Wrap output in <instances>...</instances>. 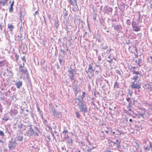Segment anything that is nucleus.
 I'll list each match as a JSON object with an SVG mask.
<instances>
[{
	"instance_id": "obj_1",
	"label": "nucleus",
	"mask_w": 152,
	"mask_h": 152,
	"mask_svg": "<svg viewBox=\"0 0 152 152\" xmlns=\"http://www.w3.org/2000/svg\"><path fill=\"white\" fill-rule=\"evenodd\" d=\"M75 101V103H77V104L80 112L85 113L88 112V109L87 107V105L84 101L82 100L77 97H76Z\"/></svg>"
},
{
	"instance_id": "obj_2",
	"label": "nucleus",
	"mask_w": 152,
	"mask_h": 152,
	"mask_svg": "<svg viewBox=\"0 0 152 152\" xmlns=\"http://www.w3.org/2000/svg\"><path fill=\"white\" fill-rule=\"evenodd\" d=\"M19 140V137H16V139L14 140H12L11 141L9 142L8 144L9 148L10 150L14 149L17 145V143L16 142V141H18Z\"/></svg>"
},
{
	"instance_id": "obj_3",
	"label": "nucleus",
	"mask_w": 152,
	"mask_h": 152,
	"mask_svg": "<svg viewBox=\"0 0 152 152\" xmlns=\"http://www.w3.org/2000/svg\"><path fill=\"white\" fill-rule=\"evenodd\" d=\"M26 134H27V135L29 137H30L33 135L37 136H39V134L37 132L34 131L32 125H31L29 128L28 129L27 132L26 133Z\"/></svg>"
},
{
	"instance_id": "obj_4",
	"label": "nucleus",
	"mask_w": 152,
	"mask_h": 152,
	"mask_svg": "<svg viewBox=\"0 0 152 152\" xmlns=\"http://www.w3.org/2000/svg\"><path fill=\"white\" fill-rule=\"evenodd\" d=\"M24 62L23 63V65H22L20 66V72L22 73V74L24 75V77H26V76L27 77L28 76V74L27 73V70L26 68L24 67Z\"/></svg>"
},
{
	"instance_id": "obj_5",
	"label": "nucleus",
	"mask_w": 152,
	"mask_h": 152,
	"mask_svg": "<svg viewBox=\"0 0 152 152\" xmlns=\"http://www.w3.org/2000/svg\"><path fill=\"white\" fill-rule=\"evenodd\" d=\"M135 83V82L134 81L132 83V85L131 86V88L137 90L140 89L141 88V84L139 83V84L137 83Z\"/></svg>"
},
{
	"instance_id": "obj_6",
	"label": "nucleus",
	"mask_w": 152,
	"mask_h": 152,
	"mask_svg": "<svg viewBox=\"0 0 152 152\" xmlns=\"http://www.w3.org/2000/svg\"><path fill=\"white\" fill-rule=\"evenodd\" d=\"M18 108L16 107H14L13 108H12L10 111V114L11 115H16L18 112V111L17 110Z\"/></svg>"
},
{
	"instance_id": "obj_7",
	"label": "nucleus",
	"mask_w": 152,
	"mask_h": 152,
	"mask_svg": "<svg viewBox=\"0 0 152 152\" xmlns=\"http://www.w3.org/2000/svg\"><path fill=\"white\" fill-rule=\"evenodd\" d=\"M74 82H73V89L74 90V93H75V96L76 97L77 95L78 92V91L77 90L78 87V86L77 85V84H74Z\"/></svg>"
},
{
	"instance_id": "obj_8",
	"label": "nucleus",
	"mask_w": 152,
	"mask_h": 152,
	"mask_svg": "<svg viewBox=\"0 0 152 152\" xmlns=\"http://www.w3.org/2000/svg\"><path fill=\"white\" fill-rule=\"evenodd\" d=\"M20 49L22 50V53L24 54L26 53L27 48V47L26 46H25L24 44H23L22 42L21 43V46L20 47Z\"/></svg>"
},
{
	"instance_id": "obj_9",
	"label": "nucleus",
	"mask_w": 152,
	"mask_h": 152,
	"mask_svg": "<svg viewBox=\"0 0 152 152\" xmlns=\"http://www.w3.org/2000/svg\"><path fill=\"white\" fill-rule=\"evenodd\" d=\"M27 107V105L26 104V102H25L22 103V105L20 106V108H21V111H20V114L22 113L24 111V113H25V109Z\"/></svg>"
},
{
	"instance_id": "obj_10",
	"label": "nucleus",
	"mask_w": 152,
	"mask_h": 152,
	"mask_svg": "<svg viewBox=\"0 0 152 152\" xmlns=\"http://www.w3.org/2000/svg\"><path fill=\"white\" fill-rule=\"evenodd\" d=\"M112 27H114V29L115 31H116L118 32L121 31V30L122 29V27L120 24L117 25L116 26H115L114 25H112Z\"/></svg>"
},
{
	"instance_id": "obj_11",
	"label": "nucleus",
	"mask_w": 152,
	"mask_h": 152,
	"mask_svg": "<svg viewBox=\"0 0 152 152\" xmlns=\"http://www.w3.org/2000/svg\"><path fill=\"white\" fill-rule=\"evenodd\" d=\"M144 86L145 87V89L148 91H152V86L147 83L144 84Z\"/></svg>"
},
{
	"instance_id": "obj_12",
	"label": "nucleus",
	"mask_w": 152,
	"mask_h": 152,
	"mask_svg": "<svg viewBox=\"0 0 152 152\" xmlns=\"http://www.w3.org/2000/svg\"><path fill=\"white\" fill-rule=\"evenodd\" d=\"M74 3L75 4L76 7H73L72 8V10L74 12H77L78 10V6L77 4V0H73Z\"/></svg>"
},
{
	"instance_id": "obj_13",
	"label": "nucleus",
	"mask_w": 152,
	"mask_h": 152,
	"mask_svg": "<svg viewBox=\"0 0 152 152\" xmlns=\"http://www.w3.org/2000/svg\"><path fill=\"white\" fill-rule=\"evenodd\" d=\"M71 66L70 68L68 69V72L69 75H75L76 74V71L75 69H72Z\"/></svg>"
},
{
	"instance_id": "obj_14",
	"label": "nucleus",
	"mask_w": 152,
	"mask_h": 152,
	"mask_svg": "<svg viewBox=\"0 0 152 152\" xmlns=\"http://www.w3.org/2000/svg\"><path fill=\"white\" fill-rule=\"evenodd\" d=\"M68 131L67 130H64L62 132V134L64 136V138L67 139L69 138V136L68 135Z\"/></svg>"
},
{
	"instance_id": "obj_15",
	"label": "nucleus",
	"mask_w": 152,
	"mask_h": 152,
	"mask_svg": "<svg viewBox=\"0 0 152 152\" xmlns=\"http://www.w3.org/2000/svg\"><path fill=\"white\" fill-rule=\"evenodd\" d=\"M104 9L105 13H112V12L113 9L111 7L106 6L104 7Z\"/></svg>"
},
{
	"instance_id": "obj_16",
	"label": "nucleus",
	"mask_w": 152,
	"mask_h": 152,
	"mask_svg": "<svg viewBox=\"0 0 152 152\" xmlns=\"http://www.w3.org/2000/svg\"><path fill=\"white\" fill-rule=\"evenodd\" d=\"M126 100L129 104H134V101L133 99H130L129 98H126Z\"/></svg>"
},
{
	"instance_id": "obj_17",
	"label": "nucleus",
	"mask_w": 152,
	"mask_h": 152,
	"mask_svg": "<svg viewBox=\"0 0 152 152\" xmlns=\"http://www.w3.org/2000/svg\"><path fill=\"white\" fill-rule=\"evenodd\" d=\"M54 22L55 26L56 27V28H57L59 25V20L58 19H57L56 20L54 19Z\"/></svg>"
},
{
	"instance_id": "obj_18",
	"label": "nucleus",
	"mask_w": 152,
	"mask_h": 152,
	"mask_svg": "<svg viewBox=\"0 0 152 152\" xmlns=\"http://www.w3.org/2000/svg\"><path fill=\"white\" fill-rule=\"evenodd\" d=\"M53 115L55 117H56L57 118H59V117L60 113L57 111H54L53 113Z\"/></svg>"
},
{
	"instance_id": "obj_19",
	"label": "nucleus",
	"mask_w": 152,
	"mask_h": 152,
	"mask_svg": "<svg viewBox=\"0 0 152 152\" xmlns=\"http://www.w3.org/2000/svg\"><path fill=\"white\" fill-rule=\"evenodd\" d=\"M20 130H21V131H23L25 130L26 128V127L25 125L23 124H21L20 125Z\"/></svg>"
},
{
	"instance_id": "obj_20",
	"label": "nucleus",
	"mask_w": 152,
	"mask_h": 152,
	"mask_svg": "<svg viewBox=\"0 0 152 152\" xmlns=\"http://www.w3.org/2000/svg\"><path fill=\"white\" fill-rule=\"evenodd\" d=\"M7 63V62L5 60H3L2 61H0V67L3 66L6 64Z\"/></svg>"
},
{
	"instance_id": "obj_21",
	"label": "nucleus",
	"mask_w": 152,
	"mask_h": 152,
	"mask_svg": "<svg viewBox=\"0 0 152 152\" xmlns=\"http://www.w3.org/2000/svg\"><path fill=\"white\" fill-rule=\"evenodd\" d=\"M144 112L145 113V109L143 108L140 107L137 111V113L138 114H140L142 113V112Z\"/></svg>"
},
{
	"instance_id": "obj_22",
	"label": "nucleus",
	"mask_w": 152,
	"mask_h": 152,
	"mask_svg": "<svg viewBox=\"0 0 152 152\" xmlns=\"http://www.w3.org/2000/svg\"><path fill=\"white\" fill-rule=\"evenodd\" d=\"M132 29L133 30L135 31H138L140 30V29L138 26L132 27Z\"/></svg>"
},
{
	"instance_id": "obj_23",
	"label": "nucleus",
	"mask_w": 152,
	"mask_h": 152,
	"mask_svg": "<svg viewBox=\"0 0 152 152\" xmlns=\"http://www.w3.org/2000/svg\"><path fill=\"white\" fill-rule=\"evenodd\" d=\"M14 1H12V3L10 4V7L9 9V11L10 12H11L13 11V6L14 5Z\"/></svg>"
},
{
	"instance_id": "obj_24",
	"label": "nucleus",
	"mask_w": 152,
	"mask_h": 152,
	"mask_svg": "<svg viewBox=\"0 0 152 152\" xmlns=\"http://www.w3.org/2000/svg\"><path fill=\"white\" fill-rule=\"evenodd\" d=\"M134 105V104H131L129 103L128 105L127 106V108L128 109L129 111L132 112V113H133V111L131 109V107L132 105Z\"/></svg>"
},
{
	"instance_id": "obj_25",
	"label": "nucleus",
	"mask_w": 152,
	"mask_h": 152,
	"mask_svg": "<svg viewBox=\"0 0 152 152\" xmlns=\"http://www.w3.org/2000/svg\"><path fill=\"white\" fill-rule=\"evenodd\" d=\"M88 72H89L91 74V75H88V77H89V78L90 79H91V78H92V77L94 76V71H91L90 70V71H88Z\"/></svg>"
},
{
	"instance_id": "obj_26",
	"label": "nucleus",
	"mask_w": 152,
	"mask_h": 152,
	"mask_svg": "<svg viewBox=\"0 0 152 152\" xmlns=\"http://www.w3.org/2000/svg\"><path fill=\"white\" fill-rule=\"evenodd\" d=\"M7 71L8 74V75L10 76H12L13 75V74L12 72L10 70V69H7Z\"/></svg>"
},
{
	"instance_id": "obj_27",
	"label": "nucleus",
	"mask_w": 152,
	"mask_h": 152,
	"mask_svg": "<svg viewBox=\"0 0 152 152\" xmlns=\"http://www.w3.org/2000/svg\"><path fill=\"white\" fill-rule=\"evenodd\" d=\"M64 57V56L59 55L58 56V60L60 62V64H61L62 60L63 58Z\"/></svg>"
},
{
	"instance_id": "obj_28",
	"label": "nucleus",
	"mask_w": 152,
	"mask_h": 152,
	"mask_svg": "<svg viewBox=\"0 0 152 152\" xmlns=\"http://www.w3.org/2000/svg\"><path fill=\"white\" fill-rule=\"evenodd\" d=\"M139 75H136L135 76H134L132 78V79L134 80V81L136 82L138 80V78L139 77Z\"/></svg>"
},
{
	"instance_id": "obj_29",
	"label": "nucleus",
	"mask_w": 152,
	"mask_h": 152,
	"mask_svg": "<svg viewBox=\"0 0 152 152\" xmlns=\"http://www.w3.org/2000/svg\"><path fill=\"white\" fill-rule=\"evenodd\" d=\"M75 75H69V77L71 81H72L74 79Z\"/></svg>"
},
{
	"instance_id": "obj_30",
	"label": "nucleus",
	"mask_w": 152,
	"mask_h": 152,
	"mask_svg": "<svg viewBox=\"0 0 152 152\" xmlns=\"http://www.w3.org/2000/svg\"><path fill=\"white\" fill-rule=\"evenodd\" d=\"M90 70L91 71H95V69H93L92 66L90 64H89V68H88V71H90Z\"/></svg>"
},
{
	"instance_id": "obj_31",
	"label": "nucleus",
	"mask_w": 152,
	"mask_h": 152,
	"mask_svg": "<svg viewBox=\"0 0 152 152\" xmlns=\"http://www.w3.org/2000/svg\"><path fill=\"white\" fill-rule=\"evenodd\" d=\"M108 58L109 59L107 60V61L109 62H110L111 64L112 63V62L113 61V59L112 58V57L111 55H110L108 57Z\"/></svg>"
},
{
	"instance_id": "obj_32",
	"label": "nucleus",
	"mask_w": 152,
	"mask_h": 152,
	"mask_svg": "<svg viewBox=\"0 0 152 152\" xmlns=\"http://www.w3.org/2000/svg\"><path fill=\"white\" fill-rule=\"evenodd\" d=\"M119 86V83H118L116 81L115 82L114 86V88H118V86Z\"/></svg>"
},
{
	"instance_id": "obj_33",
	"label": "nucleus",
	"mask_w": 152,
	"mask_h": 152,
	"mask_svg": "<svg viewBox=\"0 0 152 152\" xmlns=\"http://www.w3.org/2000/svg\"><path fill=\"white\" fill-rule=\"evenodd\" d=\"M86 92L84 91L82 92V95L81 96V100H82L86 96Z\"/></svg>"
},
{
	"instance_id": "obj_34",
	"label": "nucleus",
	"mask_w": 152,
	"mask_h": 152,
	"mask_svg": "<svg viewBox=\"0 0 152 152\" xmlns=\"http://www.w3.org/2000/svg\"><path fill=\"white\" fill-rule=\"evenodd\" d=\"M7 4V2H5L4 0H2L0 1V4H1V6H4L6 4Z\"/></svg>"
},
{
	"instance_id": "obj_35",
	"label": "nucleus",
	"mask_w": 152,
	"mask_h": 152,
	"mask_svg": "<svg viewBox=\"0 0 152 152\" xmlns=\"http://www.w3.org/2000/svg\"><path fill=\"white\" fill-rule=\"evenodd\" d=\"M113 145H114L115 144L117 145L116 147L117 148H120L121 147L120 143H116L115 142H113Z\"/></svg>"
},
{
	"instance_id": "obj_36",
	"label": "nucleus",
	"mask_w": 152,
	"mask_h": 152,
	"mask_svg": "<svg viewBox=\"0 0 152 152\" xmlns=\"http://www.w3.org/2000/svg\"><path fill=\"white\" fill-rule=\"evenodd\" d=\"M25 33H24V34H21V36H20V39L22 40H23V39L25 38Z\"/></svg>"
},
{
	"instance_id": "obj_37",
	"label": "nucleus",
	"mask_w": 152,
	"mask_h": 152,
	"mask_svg": "<svg viewBox=\"0 0 152 152\" xmlns=\"http://www.w3.org/2000/svg\"><path fill=\"white\" fill-rule=\"evenodd\" d=\"M132 27H133L134 26H137L138 25H137V23L135 21H132Z\"/></svg>"
},
{
	"instance_id": "obj_38",
	"label": "nucleus",
	"mask_w": 152,
	"mask_h": 152,
	"mask_svg": "<svg viewBox=\"0 0 152 152\" xmlns=\"http://www.w3.org/2000/svg\"><path fill=\"white\" fill-rule=\"evenodd\" d=\"M75 114L76 115L77 117V118H80V114H79L78 112L77 111L75 112Z\"/></svg>"
},
{
	"instance_id": "obj_39",
	"label": "nucleus",
	"mask_w": 152,
	"mask_h": 152,
	"mask_svg": "<svg viewBox=\"0 0 152 152\" xmlns=\"http://www.w3.org/2000/svg\"><path fill=\"white\" fill-rule=\"evenodd\" d=\"M60 52H61L62 53L63 55H65L66 54V52L64 50L62 49L61 48L60 50Z\"/></svg>"
},
{
	"instance_id": "obj_40",
	"label": "nucleus",
	"mask_w": 152,
	"mask_h": 152,
	"mask_svg": "<svg viewBox=\"0 0 152 152\" xmlns=\"http://www.w3.org/2000/svg\"><path fill=\"white\" fill-rule=\"evenodd\" d=\"M142 17L140 15H139V16L138 19L137 20V21L139 22L140 23H142Z\"/></svg>"
},
{
	"instance_id": "obj_41",
	"label": "nucleus",
	"mask_w": 152,
	"mask_h": 152,
	"mask_svg": "<svg viewBox=\"0 0 152 152\" xmlns=\"http://www.w3.org/2000/svg\"><path fill=\"white\" fill-rule=\"evenodd\" d=\"M73 141V140L72 139L70 138V139H69L67 140V143H69V144L70 143L71 145H72V141Z\"/></svg>"
},
{
	"instance_id": "obj_42",
	"label": "nucleus",
	"mask_w": 152,
	"mask_h": 152,
	"mask_svg": "<svg viewBox=\"0 0 152 152\" xmlns=\"http://www.w3.org/2000/svg\"><path fill=\"white\" fill-rule=\"evenodd\" d=\"M8 28L10 30L12 31L13 29V26L12 25H9L8 26Z\"/></svg>"
},
{
	"instance_id": "obj_43",
	"label": "nucleus",
	"mask_w": 152,
	"mask_h": 152,
	"mask_svg": "<svg viewBox=\"0 0 152 152\" xmlns=\"http://www.w3.org/2000/svg\"><path fill=\"white\" fill-rule=\"evenodd\" d=\"M70 3V4L73 6H75L72 0H67Z\"/></svg>"
},
{
	"instance_id": "obj_44",
	"label": "nucleus",
	"mask_w": 152,
	"mask_h": 152,
	"mask_svg": "<svg viewBox=\"0 0 152 152\" xmlns=\"http://www.w3.org/2000/svg\"><path fill=\"white\" fill-rule=\"evenodd\" d=\"M126 23L128 25H130L131 24V22L130 20L127 19L126 20Z\"/></svg>"
},
{
	"instance_id": "obj_45",
	"label": "nucleus",
	"mask_w": 152,
	"mask_h": 152,
	"mask_svg": "<svg viewBox=\"0 0 152 152\" xmlns=\"http://www.w3.org/2000/svg\"><path fill=\"white\" fill-rule=\"evenodd\" d=\"M97 16V14L96 13H94L93 15V18L94 21L96 19V18Z\"/></svg>"
},
{
	"instance_id": "obj_46",
	"label": "nucleus",
	"mask_w": 152,
	"mask_h": 152,
	"mask_svg": "<svg viewBox=\"0 0 152 152\" xmlns=\"http://www.w3.org/2000/svg\"><path fill=\"white\" fill-rule=\"evenodd\" d=\"M139 115H140L141 117H142L144 118V115H145V113L144 112H142V113H141L140 114H138Z\"/></svg>"
},
{
	"instance_id": "obj_47",
	"label": "nucleus",
	"mask_w": 152,
	"mask_h": 152,
	"mask_svg": "<svg viewBox=\"0 0 152 152\" xmlns=\"http://www.w3.org/2000/svg\"><path fill=\"white\" fill-rule=\"evenodd\" d=\"M150 147L149 145H148L147 147H144V149H145V151H149L150 149Z\"/></svg>"
},
{
	"instance_id": "obj_48",
	"label": "nucleus",
	"mask_w": 152,
	"mask_h": 152,
	"mask_svg": "<svg viewBox=\"0 0 152 152\" xmlns=\"http://www.w3.org/2000/svg\"><path fill=\"white\" fill-rule=\"evenodd\" d=\"M116 73L119 75L120 76H121V72L118 70H116Z\"/></svg>"
},
{
	"instance_id": "obj_49",
	"label": "nucleus",
	"mask_w": 152,
	"mask_h": 152,
	"mask_svg": "<svg viewBox=\"0 0 152 152\" xmlns=\"http://www.w3.org/2000/svg\"><path fill=\"white\" fill-rule=\"evenodd\" d=\"M116 133L117 135H120L121 133L119 130H117L116 131Z\"/></svg>"
},
{
	"instance_id": "obj_50",
	"label": "nucleus",
	"mask_w": 152,
	"mask_h": 152,
	"mask_svg": "<svg viewBox=\"0 0 152 152\" xmlns=\"http://www.w3.org/2000/svg\"><path fill=\"white\" fill-rule=\"evenodd\" d=\"M5 104L7 106H9L10 105V102L7 100L6 101Z\"/></svg>"
},
{
	"instance_id": "obj_51",
	"label": "nucleus",
	"mask_w": 152,
	"mask_h": 152,
	"mask_svg": "<svg viewBox=\"0 0 152 152\" xmlns=\"http://www.w3.org/2000/svg\"><path fill=\"white\" fill-rule=\"evenodd\" d=\"M45 62V60H42L40 62L42 66L44 65Z\"/></svg>"
},
{
	"instance_id": "obj_52",
	"label": "nucleus",
	"mask_w": 152,
	"mask_h": 152,
	"mask_svg": "<svg viewBox=\"0 0 152 152\" xmlns=\"http://www.w3.org/2000/svg\"><path fill=\"white\" fill-rule=\"evenodd\" d=\"M134 74H135L136 75H139V76H141V74L138 71H135V72H134Z\"/></svg>"
},
{
	"instance_id": "obj_53",
	"label": "nucleus",
	"mask_w": 152,
	"mask_h": 152,
	"mask_svg": "<svg viewBox=\"0 0 152 152\" xmlns=\"http://www.w3.org/2000/svg\"><path fill=\"white\" fill-rule=\"evenodd\" d=\"M39 112L40 116L41 117V118L42 119L43 117V114L42 113V111H39Z\"/></svg>"
},
{
	"instance_id": "obj_54",
	"label": "nucleus",
	"mask_w": 152,
	"mask_h": 152,
	"mask_svg": "<svg viewBox=\"0 0 152 152\" xmlns=\"http://www.w3.org/2000/svg\"><path fill=\"white\" fill-rule=\"evenodd\" d=\"M88 148L87 150V151L88 152H91V150L92 149H93L94 148V147L92 148H89V147H88Z\"/></svg>"
},
{
	"instance_id": "obj_55",
	"label": "nucleus",
	"mask_w": 152,
	"mask_h": 152,
	"mask_svg": "<svg viewBox=\"0 0 152 152\" xmlns=\"http://www.w3.org/2000/svg\"><path fill=\"white\" fill-rule=\"evenodd\" d=\"M51 106H52V105H51ZM51 109L53 111V113L54 112V111H56V110L55 109V107H54L53 106H51Z\"/></svg>"
},
{
	"instance_id": "obj_56",
	"label": "nucleus",
	"mask_w": 152,
	"mask_h": 152,
	"mask_svg": "<svg viewBox=\"0 0 152 152\" xmlns=\"http://www.w3.org/2000/svg\"><path fill=\"white\" fill-rule=\"evenodd\" d=\"M36 106H37V111L38 112H39V111H41L39 107V105H38V103L37 104H36Z\"/></svg>"
},
{
	"instance_id": "obj_57",
	"label": "nucleus",
	"mask_w": 152,
	"mask_h": 152,
	"mask_svg": "<svg viewBox=\"0 0 152 152\" xmlns=\"http://www.w3.org/2000/svg\"><path fill=\"white\" fill-rule=\"evenodd\" d=\"M20 17L21 18V16H24L25 15V12H20Z\"/></svg>"
},
{
	"instance_id": "obj_58",
	"label": "nucleus",
	"mask_w": 152,
	"mask_h": 152,
	"mask_svg": "<svg viewBox=\"0 0 152 152\" xmlns=\"http://www.w3.org/2000/svg\"><path fill=\"white\" fill-rule=\"evenodd\" d=\"M33 127L34 128L35 130L36 131H37L38 132H39V130H38V128L37 127V126H35L34 127V126H33Z\"/></svg>"
},
{
	"instance_id": "obj_59",
	"label": "nucleus",
	"mask_w": 152,
	"mask_h": 152,
	"mask_svg": "<svg viewBox=\"0 0 152 152\" xmlns=\"http://www.w3.org/2000/svg\"><path fill=\"white\" fill-rule=\"evenodd\" d=\"M10 93H11L10 91H8V92H7L6 93V94H5L6 96H9L10 95Z\"/></svg>"
},
{
	"instance_id": "obj_60",
	"label": "nucleus",
	"mask_w": 152,
	"mask_h": 152,
	"mask_svg": "<svg viewBox=\"0 0 152 152\" xmlns=\"http://www.w3.org/2000/svg\"><path fill=\"white\" fill-rule=\"evenodd\" d=\"M133 48H134V50L136 51V53H137L138 52V49L136 46L135 45L134 46H133Z\"/></svg>"
},
{
	"instance_id": "obj_61",
	"label": "nucleus",
	"mask_w": 152,
	"mask_h": 152,
	"mask_svg": "<svg viewBox=\"0 0 152 152\" xmlns=\"http://www.w3.org/2000/svg\"><path fill=\"white\" fill-rule=\"evenodd\" d=\"M22 60L24 61V62H26V59L25 56H23L22 58Z\"/></svg>"
},
{
	"instance_id": "obj_62",
	"label": "nucleus",
	"mask_w": 152,
	"mask_h": 152,
	"mask_svg": "<svg viewBox=\"0 0 152 152\" xmlns=\"http://www.w3.org/2000/svg\"><path fill=\"white\" fill-rule=\"evenodd\" d=\"M129 92H128V94L129 95H130V96H131L132 94V92L130 90H128Z\"/></svg>"
},
{
	"instance_id": "obj_63",
	"label": "nucleus",
	"mask_w": 152,
	"mask_h": 152,
	"mask_svg": "<svg viewBox=\"0 0 152 152\" xmlns=\"http://www.w3.org/2000/svg\"><path fill=\"white\" fill-rule=\"evenodd\" d=\"M4 135V132L1 131H0V136H3Z\"/></svg>"
},
{
	"instance_id": "obj_64",
	"label": "nucleus",
	"mask_w": 152,
	"mask_h": 152,
	"mask_svg": "<svg viewBox=\"0 0 152 152\" xmlns=\"http://www.w3.org/2000/svg\"><path fill=\"white\" fill-rule=\"evenodd\" d=\"M14 98H15L16 99L18 100L19 99V97H18V95L16 94L14 96Z\"/></svg>"
}]
</instances>
